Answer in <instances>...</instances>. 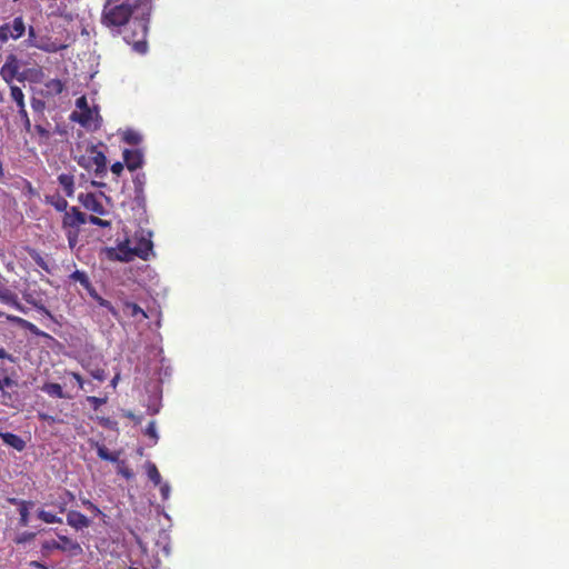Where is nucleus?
I'll use <instances>...</instances> for the list:
<instances>
[{
	"mask_svg": "<svg viewBox=\"0 0 569 569\" xmlns=\"http://www.w3.org/2000/svg\"><path fill=\"white\" fill-rule=\"evenodd\" d=\"M11 97L17 102L18 109L21 110L23 103H24V94L20 87H16V84H12L10 88Z\"/></svg>",
	"mask_w": 569,
	"mask_h": 569,
	"instance_id": "7c9ffc66",
	"label": "nucleus"
},
{
	"mask_svg": "<svg viewBox=\"0 0 569 569\" xmlns=\"http://www.w3.org/2000/svg\"><path fill=\"white\" fill-rule=\"evenodd\" d=\"M0 437L6 445L11 446L17 449V451H23L27 446L26 440L22 439L21 436L14 435V432H1Z\"/></svg>",
	"mask_w": 569,
	"mask_h": 569,
	"instance_id": "2eb2a0df",
	"label": "nucleus"
},
{
	"mask_svg": "<svg viewBox=\"0 0 569 569\" xmlns=\"http://www.w3.org/2000/svg\"><path fill=\"white\" fill-rule=\"evenodd\" d=\"M70 119L80 123V126L84 128H92L93 130H97V128H99L101 123V118L99 116L97 107H94V109H91L89 103L87 104L83 111H72L70 114Z\"/></svg>",
	"mask_w": 569,
	"mask_h": 569,
	"instance_id": "39448f33",
	"label": "nucleus"
},
{
	"mask_svg": "<svg viewBox=\"0 0 569 569\" xmlns=\"http://www.w3.org/2000/svg\"><path fill=\"white\" fill-rule=\"evenodd\" d=\"M26 31V24L22 17L13 19L11 24H4L0 28V37H7V34H17L21 37Z\"/></svg>",
	"mask_w": 569,
	"mask_h": 569,
	"instance_id": "ddd939ff",
	"label": "nucleus"
},
{
	"mask_svg": "<svg viewBox=\"0 0 569 569\" xmlns=\"http://www.w3.org/2000/svg\"><path fill=\"white\" fill-rule=\"evenodd\" d=\"M42 390H44L46 393L50 395V397L56 398H66V393L62 390L61 385L59 382H47Z\"/></svg>",
	"mask_w": 569,
	"mask_h": 569,
	"instance_id": "b1692460",
	"label": "nucleus"
},
{
	"mask_svg": "<svg viewBox=\"0 0 569 569\" xmlns=\"http://www.w3.org/2000/svg\"><path fill=\"white\" fill-rule=\"evenodd\" d=\"M3 99V94L0 92V101H2Z\"/></svg>",
	"mask_w": 569,
	"mask_h": 569,
	"instance_id": "e2e57ef3",
	"label": "nucleus"
},
{
	"mask_svg": "<svg viewBox=\"0 0 569 569\" xmlns=\"http://www.w3.org/2000/svg\"><path fill=\"white\" fill-rule=\"evenodd\" d=\"M90 296L98 302V305L102 306V308L108 309V311L111 312L112 316L118 317V309L113 307L111 301L103 299V297L99 296V293H97L96 289L92 288V286L90 290Z\"/></svg>",
	"mask_w": 569,
	"mask_h": 569,
	"instance_id": "4be33fe9",
	"label": "nucleus"
},
{
	"mask_svg": "<svg viewBox=\"0 0 569 569\" xmlns=\"http://www.w3.org/2000/svg\"><path fill=\"white\" fill-rule=\"evenodd\" d=\"M28 46H34L39 49L46 50L47 52H57V50L66 49L68 43H62V41L51 40L49 37H31L28 38Z\"/></svg>",
	"mask_w": 569,
	"mask_h": 569,
	"instance_id": "423d86ee",
	"label": "nucleus"
},
{
	"mask_svg": "<svg viewBox=\"0 0 569 569\" xmlns=\"http://www.w3.org/2000/svg\"><path fill=\"white\" fill-rule=\"evenodd\" d=\"M29 34L32 37V34H34V29L33 28H30L29 29Z\"/></svg>",
	"mask_w": 569,
	"mask_h": 569,
	"instance_id": "13d9d810",
	"label": "nucleus"
},
{
	"mask_svg": "<svg viewBox=\"0 0 569 569\" xmlns=\"http://www.w3.org/2000/svg\"><path fill=\"white\" fill-rule=\"evenodd\" d=\"M69 243H70L71 247H73V239L70 238V236H69Z\"/></svg>",
	"mask_w": 569,
	"mask_h": 569,
	"instance_id": "bf43d9fd",
	"label": "nucleus"
},
{
	"mask_svg": "<svg viewBox=\"0 0 569 569\" xmlns=\"http://www.w3.org/2000/svg\"><path fill=\"white\" fill-rule=\"evenodd\" d=\"M39 419L49 422L50 425H53V422L57 421L56 417L49 416V413L46 412H39L38 413Z\"/></svg>",
	"mask_w": 569,
	"mask_h": 569,
	"instance_id": "c03bdc74",
	"label": "nucleus"
},
{
	"mask_svg": "<svg viewBox=\"0 0 569 569\" xmlns=\"http://www.w3.org/2000/svg\"><path fill=\"white\" fill-rule=\"evenodd\" d=\"M68 375L71 376L80 387V389H84V381L78 371H68Z\"/></svg>",
	"mask_w": 569,
	"mask_h": 569,
	"instance_id": "a19ab883",
	"label": "nucleus"
},
{
	"mask_svg": "<svg viewBox=\"0 0 569 569\" xmlns=\"http://www.w3.org/2000/svg\"><path fill=\"white\" fill-rule=\"evenodd\" d=\"M1 381L3 382V387H4V386H6V387H12V386H14V383H16V382L12 380V378H10V377H6V378H3V380H1Z\"/></svg>",
	"mask_w": 569,
	"mask_h": 569,
	"instance_id": "3c124183",
	"label": "nucleus"
},
{
	"mask_svg": "<svg viewBox=\"0 0 569 569\" xmlns=\"http://www.w3.org/2000/svg\"><path fill=\"white\" fill-rule=\"evenodd\" d=\"M47 203H50L56 208L57 211H64L68 208V201L66 198H62V196L56 194V196H49L47 198Z\"/></svg>",
	"mask_w": 569,
	"mask_h": 569,
	"instance_id": "393cba45",
	"label": "nucleus"
},
{
	"mask_svg": "<svg viewBox=\"0 0 569 569\" xmlns=\"http://www.w3.org/2000/svg\"><path fill=\"white\" fill-rule=\"evenodd\" d=\"M70 277L76 281H79L80 284H82L90 293L92 284L86 272H82V270H76L70 274Z\"/></svg>",
	"mask_w": 569,
	"mask_h": 569,
	"instance_id": "c85d7f7f",
	"label": "nucleus"
},
{
	"mask_svg": "<svg viewBox=\"0 0 569 569\" xmlns=\"http://www.w3.org/2000/svg\"><path fill=\"white\" fill-rule=\"evenodd\" d=\"M151 11L152 0H120L103 7L102 22L109 27H120L132 18V33L147 34Z\"/></svg>",
	"mask_w": 569,
	"mask_h": 569,
	"instance_id": "f257e3e1",
	"label": "nucleus"
},
{
	"mask_svg": "<svg viewBox=\"0 0 569 569\" xmlns=\"http://www.w3.org/2000/svg\"><path fill=\"white\" fill-rule=\"evenodd\" d=\"M109 258L117 261L129 262L134 259V247H131L129 239L119 242L116 249L108 250Z\"/></svg>",
	"mask_w": 569,
	"mask_h": 569,
	"instance_id": "0eeeda50",
	"label": "nucleus"
},
{
	"mask_svg": "<svg viewBox=\"0 0 569 569\" xmlns=\"http://www.w3.org/2000/svg\"><path fill=\"white\" fill-rule=\"evenodd\" d=\"M81 502L87 510L91 511V513L103 515L102 510H100V508H98V506L94 505V502L88 500V498H82Z\"/></svg>",
	"mask_w": 569,
	"mask_h": 569,
	"instance_id": "f704fd0d",
	"label": "nucleus"
},
{
	"mask_svg": "<svg viewBox=\"0 0 569 569\" xmlns=\"http://www.w3.org/2000/svg\"><path fill=\"white\" fill-rule=\"evenodd\" d=\"M76 104L79 109V111H84L87 106H88V99L86 96H80V98H78L76 100Z\"/></svg>",
	"mask_w": 569,
	"mask_h": 569,
	"instance_id": "37998d69",
	"label": "nucleus"
},
{
	"mask_svg": "<svg viewBox=\"0 0 569 569\" xmlns=\"http://www.w3.org/2000/svg\"><path fill=\"white\" fill-rule=\"evenodd\" d=\"M18 113L23 122L26 131L30 133V131H32V124L28 116L26 103H23L22 108L18 110Z\"/></svg>",
	"mask_w": 569,
	"mask_h": 569,
	"instance_id": "2f4dec72",
	"label": "nucleus"
},
{
	"mask_svg": "<svg viewBox=\"0 0 569 569\" xmlns=\"http://www.w3.org/2000/svg\"><path fill=\"white\" fill-rule=\"evenodd\" d=\"M0 359H9L11 362L14 360L12 355L8 353V351L4 349H0Z\"/></svg>",
	"mask_w": 569,
	"mask_h": 569,
	"instance_id": "de8ad7c7",
	"label": "nucleus"
},
{
	"mask_svg": "<svg viewBox=\"0 0 569 569\" xmlns=\"http://www.w3.org/2000/svg\"><path fill=\"white\" fill-rule=\"evenodd\" d=\"M81 34H89V32L87 31V29H83Z\"/></svg>",
	"mask_w": 569,
	"mask_h": 569,
	"instance_id": "052dcab7",
	"label": "nucleus"
},
{
	"mask_svg": "<svg viewBox=\"0 0 569 569\" xmlns=\"http://www.w3.org/2000/svg\"><path fill=\"white\" fill-rule=\"evenodd\" d=\"M151 236V232L146 230L136 231L133 234L136 242L133 246V253L134 256H138V258L144 259V261L153 254Z\"/></svg>",
	"mask_w": 569,
	"mask_h": 569,
	"instance_id": "20e7f679",
	"label": "nucleus"
},
{
	"mask_svg": "<svg viewBox=\"0 0 569 569\" xmlns=\"http://www.w3.org/2000/svg\"><path fill=\"white\" fill-rule=\"evenodd\" d=\"M3 389V382L0 380V390Z\"/></svg>",
	"mask_w": 569,
	"mask_h": 569,
	"instance_id": "680f3d73",
	"label": "nucleus"
},
{
	"mask_svg": "<svg viewBox=\"0 0 569 569\" xmlns=\"http://www.w3.org/2000/svg\"><path fill=\"white\" fill-rule=\"evenodd\" d=\"M4 174V171H3V164H2V161L0 159V178H2Z\"/></svg>",
	"mask_w": 569,
	"mask_h": 569,
	"instance_id": "6e6d98bb",
	"label": "nucleus"
},
{
	"mask_svg": "<svg viewBox=\"0 0 569 569\" xmlns=\"http://www.w3.org/2000/svg\"><path fill=\"white\" fill-rule=\"evenodd\" d=\"M146 435L151 437L153 440H158L159 436L157 433L156 421H150L149 425H147Z\"/></svg>",
	"mask_w": 569,
	"mask_h": 569,
	"instance_id": "58836bf2",
	"label": "nucleus"
},
{
	"mask_svg": "<svg viewBox=\"0 0 569 569\" xmlns=\"http://www.w3.org/2000/svg\"><path fill=\"white\" fill-rule=\"evenodd\" d=\"M146 470H147V476H148L149 480H151L154 486H160L161 476L159 473V470H158L156 463L147 462Z\"/></svg>",
	"mask_w": 569,
	"mask_h": 569,
	"instance_id": "a878e982",
	"label": "nucleus"
},
{
	"mask_svg": "<svg viewBox=\"0 0 569 569\" xmlns=\"http://www.w3.org/2000/svg\"><path fill=\"white\" fill-rule=\"evenodd\" d=\"M74 499H76V496H74L73 491L64 489L58 496L57 500H51V501L47 502V505L56 507V509L60 513H66V511L68 510L69 503L73 502Z\"/></svg>",
	"mask_w": 569,
	"mask_h": 569,
	"instance_id": "9b49d317",
	"label": "nucleus"
},
{
	"mask_svg": "<svg viewBox=\"0 0 569 569\" xmlns=\"http://www.w3.org/2000/svg\"><path fill=\"white\" fill-rule=\"evenodd\" d=\"M160 495L163 499H168L170 496V485L168 482H160Z\"/></svg>",
	"mask_w": 569,
	"mask_h": 569,
	"instance_id": "79ce46f5",
	"label": "nucleus"
},
{
	"mask_svg": "<svg viewBox=\"0 0 569 569\" xmlns=\"http://www.w3.org/2000/svg\"><path fill=\"white\" fill-rule=\"evenodd\" d=\"M31 256L37 266H39L41 269L48 270V264L46 260L43 259V257H41L40 253H38V251L33 250Z\"/></svg>",
	"mask_w": 569,
	"mask_h": 569,
	"instance_id": "4c0bfd02",
	"label": "nucleus"
},
{
	"mask_svg": "<svg viewBox=\"0 0 569 569\" xmlns=\"http://www.w3.org/2000/svg\"><path fill=\"white\" fill-rule=\"evenodd\" d=\"M58 543L59 550L69 557H78L83 553V548L79 541L70 539L68 536H62V533H58Z\"/></svg>",
	"mask_w": 569,
	"mask_h": 569,
	"instance_id": "6e6552de",
	"label": "nucleus"
},
{
	"mask_svg": "<svg viewBox=\"0 0 569 569\" xmlns=\"http://www.w3.org/2000/svg\"><path fill=\"white\" fill-rule=\"evenodd\" d=\"M58 182L62 187L67 197L74 194V176L73 173H59Z\"/></svg>",
	"mask_w": 569,
	"mask_h": 569,
	"instance_id": "dca6fc26",
	"label": "nucleus"
},
{
	"mask_svg": "<svg viewBox=\"0 0 569 569\" xmlns=\"http://www.w3.org/2000/svg\"><path fill=\"white\" fill-rule=\"evenodd\" d=\"M67 525L71 526L73 529L80 530L84 529V527H89L91 520L84 516V513L79 512V510H69L67 512Z\"/></svg>",
	"mask_w": 569,
	"mask_h": 569,
	"instance_id": "f8f14e48",
	"label": "nucleus"
},
{
	"mask_svg": "<svg viewBox=\"0 0 569 569\" xmlns=\"http://www.w3.org/2000/svg\"><path fill=\"white\" fill-rule=\"evenodd\" d=\"M148 49V42L146 38H141V40L133 42V50L138 53H146Z\"/></svg>",
	"mask_w": 569,
	"mask_h": 569,
	"instance_id": "e433bc0d",
	"label": "nucleus"
},
{
	"mask_svg": "<svg viewBox=\"0 0 569 569\" xmlns=\"http://www.w3.org/2000/svg\"><path fill=\"white\" fill-rule=\"evenodd\" d=\"M0 301L12 306L20 310V312H27V309L22 306L21 301L18 300L17 293L11 291L9 288H4V286H0Z\"/></svg>",
	"mask_w": 569,
	"mask_h": 569,
	"instance_id": "4468645a",
	"label": "nucleus"
},
{
	"mask_svg": "<svg viewBox=\"0 0 569 569\" xmlns=\"http://www.w3.org/2000/svg\"><path fill=\"white\" fill-rule=\"evenodd\" d=\"M119 379H120V375L119 373L114 375V377L111 380L112 387H117Z\"/></svg>",
	"mask_w": 569,
	"mask_h": 569,
	"instance_id": "864d4df0",
	"label": "nucleus"
},
{
	"mask_svg": "<svg viewBox=\"0 0 569 569\" xmlns=\"http://www.w3.org/2000/svg\"><path fill=\"white\" fill-rule=\"evenodd\" d=\"M90 373L97 381H104V379H107V371L103 369H94L91 370Z\"/></svg>",
	"mask_w": 569,
	"mask_h": 569,
	"instance_id": "ea45409f",
	"label": "nucleus"
},
{
	"mask_svg": "<svg viewBox=\"0 0 569 569\" xmlns=\"http://www.w3.org/2000/svg\"><path fill=\"white\" fill-rule=\"evenodd\" d=\"M78 200L81 202V204H83L84 208H87L88 211L94 213L89 216L90 223L102 228L111 227L110 220L99 218V216H107L109 211L107 208H104L98 194H94V192H81L78 196Z\"/></svg>",
	"mask_w": 569,
	"mask_h": 569,
	"instance_id": "f03ea898",
	"label": "nucleus"
},
{
	"mask_svg": "<svg viewBox=\"0 0 569 569\" xmlns=\"http://www.w3.org/2000/svg\"><path fill=\"white\" fill-rule=\"evenodd\" d=\"M10 502L19 505V523L20 526H28L29 523V506H32L31 501L17 500V498H11Z\"/></svg>",
	"mask_w": 569,
	"mask_h": 569,
	"instance_id": "a211bd4d",
	"label": "nucleus"
},
{
	"mask_svg": "<svg viewBox=\"0 0 569 569\" xmlns=\"http://www.w3.org/2000/svg\"><path fill=\"white\" fill-rule=\"evenodd\" d=\"M0 73L6 80H11L18 73V64L14 57H9L7 62L1 67Z\"/></svg>",
	"mask_w": 569,
	"mask_h": 569,
	"instance_id": "f3484780",
	"label": "nucleus"
},
{
	"mask_svg": "<svg viewBox=\"0 0 569 569\" xmlns=\"http://www.w3.org/2000/svg\"><path fill=\"white\" fill-rule=\"evenodd\" d=\"M6 319L11 323L19 325L21 328H26L29 331L38 332V328L34 323L29 322L27 319L19 318V316L4 315Z\"/></svg>",
	"mask_w": 569,
	"mask_h": 569,
	"instance_id": "5701e85b",
	"label": "nucleus"
},
{
	"mask_svg": "<svg viewBox=\"0 0 569 569\" xmlns=\"http://www.w3.org/2000/svg\"><path fill=\"white\" fill-rule=\"evenodd\" d=\"M146 173H136L133 177V187L136 199H144Z\"/></svg>",
	"mask_w": 569,
	"mask_h": 569,
	"instance_id": "aec40b11",
	"label": "nucleus"
},
{
	"mask_svg": "<svg viewBox=\"0 0 569 569\" xmlns=\"http://www.w3.org/2000/svg\"><path fill=\"white\" fill-rule=\"evenodd\" d=\"M37 517L41 520L47 522V525H61L62 518L56 516L53 512H49V510L46 509H38L37 510Z\"/></svg>",
	"mask_w": 569,
	"mask_h": 569,
	"instance_id": "412c9836",
	"label": "nucleus"
},
{
	"mask_svg": "<svg viewBox=\"0 0 569 569\" xmlns=\"http://www.w3.org/2000/svg\"><path fill=\"white\" fill-rule=\"evenodd\" d=\"M3 316H4V312H1V311H0V317H3Z\"/></svg>",
	"mask_w": 569,
	"mask_h": 569,
	"instance_id": "0e129e2a",
	"label": "nucleus"
},
{
	"mask_svg": "<svg viewBox=\"0 0 569 569\" xmlns=\"http://www.w3.org/2000/svg\"><path fill=\"white\" fill-rule=\"evenodd\" d=\"M41 549H42V552H44V553H51V552H53V550H59V539L58 540L51 539V540L42 541Z\"/></svg>",
	"mask_w": 569,
	"mask_h": 569,
	"instance_id": "473e14b6",
	"label": "nucleus"
},
{
	"mask_svg": "<svg viewBox=\"0 0 569 569\" xmlns=\"http://www.w3.org/2000/svg\"><path fill=\"white\" fill-rule=\"evenodd\" d=\"M32 107L34 110H40L43 107L42 100L33 99Z\"/></svg>",
	"mask_w": 569,
	"mask_h": 569,
	"instance_id": "8fccbe9b",
	"label": "nucleus"
},
{
	"mask_svg": "<svg viewBox=\"0 0 569 569\" xmlns=\"http://www.w3.org/2000/svg\"><path fill=\"white\" fill-rule=\"evenodd\" d=\"M122 139L124 142L130 143L131 146H138V143L142 141L141 134L131 129L124 131Z\"/></svg>",
	"mask_w": 569,
	"mask_h": 569,
	"instance_id": "c756f323",
	"label": "nucleus"
},
{
	"mask_svg": "<svg viewBox=\"0 0 569 569\" xmlns=\"http://www.w3.org/2000/svg\"><path fill=\"white\" fill-rule=\"evenodd\" d=\"M123 310L130 317L141 316L142 319H148V315L144 311V309L139 307V305L134 303V301H124Z\"/></svg>",
	"mask_w": 569,
	"mask_h": 569,
	"instance_id": "6ab92c4d",
	"label": "nucleus"
},
{
	"mask_svg": "<svg viewBox=\"0 0 569 569\" xmlns=\"http://www.w3.org/2000/svg\"><path fill=\"white\" fill-rule=\"evenodd\" d=\"M123 171V163L121 161H117L116 163L111 164V172L114 174H120Z\"/></svg>",
	"mask_w": 569,
	"mask_h": 569,
	"instance_id": "a18cd8bd",
	"label": "nucleus"
},
{
	"mask_svg": "<svg viewBox=\"0 0 569 569\" xmlns=\"http://www.w3.org/2000/svg\"><path fill=\"white\" fill-rule=\"evenodd\" d=\"M91 184L97 186L98 188H101V186H106V183H103V181H96V180L91 181Z\"/></svg>",
	"mask_w": 569,
	"mask_h": 569,
	"instance_id": "5fc2aeb1",
	"label": "nucleus"
},
{
	"mask_svg": "<svg viewBox=\"0 0 569 569\" xmlns=\"http://www.w3.org/2000/svg\"><path fill=\"white\" fill-rule=\"evenodd\" d=\"M31 566H34L36 568H40V569H49L47 567V565H43V563H40V562H36V560L33 562H31Z\"/></svg>",
	"mask_w": 569,
	"mask_h": 569,
	"instance_id": "603ef678",
	"label": "nucleus"
},
{
	"mask_svg": "<svg viewBox=\"0 0 569 569\" xmlns=\"http://www.w3.org/2000/svg\"><path fill=\"white\" fill-rule=\"evenodd\" d=\"M119 473L124 476L126 479H131L134 476L133 471L128 469V467H119Z\"/></svg>",
	"mask_w": 569,
	"mask_h": 569,
	"instance_id": "49530a36",
	"label": "nucleus"
},
{
	"mask_svg": "<svg viewBox=\"0 0 569 569\" xmlns=\"http://www.w3.org/2000/svg\"><path fill=\"white\" fill-rule=\"evenodd\" d=\"M44 86L51 94H61L66 88V84L62 82V80L59 79L47 80Z\"/></svg>",
	"mask_w": 569,
	"mask_h": 569,
	"instance_id": "bb28decb",
	"label": "nucleus"
},
{
	"mask_svg": "<svg viewBox=\"0 0 569 569\" xmlns=\"http://www.w3.org/2000/svg\"><path fill=\"white\" fill-rule=\"evenodd\" d=\"M86 221L87 216L82 213V211L79 210V208L72 207L69 209V211H66L62 219V224L64 228H78L80 227V224L86 223Z\"/></svg>",
	"mask_w": 569,
	"mask_h": 569,
	"instance_id": "1a4fd4ad",
	"label": "nucleus"
},
{
	"mask_svg": "<svg viewBox=\"0 0 569 569\" xmlns=\"http://www.w3.org/2000/svg\"><path fill=\"white\" fill-rule=\"evenodd\" d=\"M87 401L91 406L92 409L98 410L101 406L106 405L107 397H96V396H89L87 397Z\"/></svg>",
	"mask_w": 569,
	"mask_h": 569,
	"instance_id": "72a5a7b5",
	"label": "nucleus"
},
{
	"mask_svg": "<svg viewBox=\"0 0 569 569\" xmlns=\"http://www.w3.org/2000/svg\"><path fill=\"white\" fill-rule=\"evenodd\" d=\"M119 2V0H106L104 6H111V3Z\"/></svg>",
	"mask_w": 569,
	"mask_h": 569,
	"instance_id": "4d7b16f0",
	"label": "nucleus"
},
{
	"mask_svg": "<svg viewBox=\"0 0 569 569\" xmlns=\"http://www.w3.org/2000/svg\"><path fill=\"white\" fill-rule=\"evenodd\" d=\"M77 161L83 169L92 170L97 177H104L107 174V158L97 146H90L88 154L78 157Z\"/></svg>",
	"mask_w": 569,
	"mask_h": 569,
	"instance_id": "7ed1b4c3",
	"label": "nucleus"
},
{
	"mask_svg": "<svg viewBox=\"0 0 569 569\" xmlns=\"http://www.w3.org/2000/svg\"><path fill=\"white\" fill-rule=\"evenodd\" d=\"M36 537V533L34 532H22V533H18L17 537H14V542L17 545H23V542H27V541H30V540H33V538Z\"/></svg>",
	"mask_w": 569,
	"mask_h": 569,
	"instance_id": "c9c22d12",
	"label": "nucleus"
},
{
	"mask_svg": "<svg viewBox=\"0 0 569 569\" xmlns=\"http://www.w3.org/2000/svg\"><path fill=\"white\" fill-rule=\"evenodd\" d=\"M34 130L37 131V133L41 134V136H48L49 132L47 129H44L43 126H40V124H36L34 126Z\"/></svg>",
	"mask_w": 569,
	"mask_h": 569,
	"instance_id": "09e8293b",
	"label": "nucleus"
},
{
	"mask_svg": "<svg viewBox=\"0 0 569 569\" xmlns=\"http://www.w3.org/2000/svg\"><path fill=\"white\" fill-rule=\"evenodd\" d=\"M123 160L127 169L137 170L143 164V153L139 149H124Z\"/></svg>",
	"mask_w": 569,
	"mask_h": 569,
	"instance_id": "9d476101",
	"label": "nucleus"
},
{
	"mask_svg": "<svg viewBox=\"0 0 569 569\" xmlns=\"http://www.w3.org/2000/svg\"><path fill=\"white\" fill-rule=\"evenodd\" d=\"M97 455L102 460L118 461L119 459V455L111 453V451L108 450L106 445H97Z\"/></svg>",
	"mask_w": 569,
	"mask_h": 569,
	"instance_id": "cd10ccee",
	"label": "nucleus"
}]
</instances>
